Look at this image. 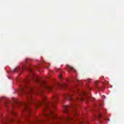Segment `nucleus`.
I'll list each match as a JSON object with an SVG mask.
<instances>
[{"label": "nucleus", "instance_id": "nucleus-1", "mask_svg": "<svg viewBox=\"0 0 124 124\" xmlns=\"http://www.w3.org/2000/svg\"><path fill=\"white\" fill-rule=\"evenodd\" d=\"M26 91L25 95L27 97V102L26 103H20L18 101V99L13 98L12 99L14 104L12 106V108H14L15 106H19V105H22L23 107V110L24 111H29V109L31 108L30 104H35V107L38 108L41 105H44L45 110H51V107L55 108V104L56 102L58 101V96L56 95L55 96L52 97L53 101L51 102L46 100L47 98L46 95L43 94V100L42 102L39 101H31L32 99L31 94H32L33 91H34V88L31 86H26Z\"/></svg>", "mask_w": 124, "mask_h": 124}, {"label": "nucleus", "instance_id": "nucleus-2", "mask_svg": "<svg viewBox=\"0 0 124 124\" xmlns=\"http://www.w3.org/2000/svg\"><path fill=\"white\" fill-rule=\"evenodd\" d=\"M33 81L36 84H38L42 89H45L49 92L52 91V87L48 85L46 82L40 78L39 77H35Z\"/></svg>", "mask_w": 124, "mask_h": 124}, {"label": "nucleus", "instance_id": "nucleus-3", "mask_svg": "<svg viewBox=\"0 0 124 124\" xmlns=\"http://www.w3.org/2000/svg\"><path fill=\"white\" fill-rule=\"evenodd\" d=\"M78 94L81 96V98L77 97L76 99L80 100L81 101H84L87 96V93L84 91H81L80 93H78Z\"/></svg>", "mask_w": 124, "mask_h": 124}, {"label": "nucleus", "instance_id": "nucleus-4", "mask_svg": "<svg viewBox=\"0 0 124 124\" xmlns=\"http://www.w3.org/2000/svg\"><path fill=\"white\" fill-rule=\"evenodd\" d=\"M0 120L2 124H9L10 123H12V122H13V119L10 117H7L5 119H3L2 117H1Z\"/></svg>", "mask_w": 124, "mask_h": 124}, {"label": "nucleus", "instance_id": "nucleus-5", "mask_svg": "<svg viewBox=\"0 0 124 124\" xmlns=\"http://www.w3.org/2000/svg\"><path fill=\"white\" fill-rule=\"evenodd\" d=\"M61 120L63 124H65L66 123H68L69 122H71L73 119L70 116H68L65 117H62Z\"/></svg>", "mask_w": 124, "mask_h": 124}, {"label": "nucleus", "instance_id": "nucleus-6", "mask_svg": "<svg viewBox=\"0 0 124 124\" xmlns=\"http://www.w3.org/2000/svg\"><path fill=\"white\" fill-rule=\"evenodd\" d=\"M73 94H64V97L65 98H68L70 100V101H72V100H73V98H72L73 96Z\"/></svg>", "mask_w": 124, "mask_h": 124}, {"label": "nucleus", "instance_id": "nucleus-7", "mask_svg": "<svg viewBox=\"0 0 124 124\" xmlns=\"http://www.w3.org/2000/svg\"><path fill=\"white\" fill-rule=\"evenodd\" d=\"M59 87H60L61 89H65V88H67V85L64 83H62L59 85Z\"/></svg>", "mask_w": 124, "mask_h": 124}, {"label": "nucleus", "instance_id": "nucleus-8", "mask_svg": "<svg viewBox=\"0 0 124 124\" xmlns=\"http://www.w3.org/2000/svg\"><path fill=\"white\" fill-rule=\"evenodd\" d=\"M69 108V106H64V112L68 113V109Z\"/></svg>", "mask_w": 124, "mask_h": 124}, {"label": "nucleus", "instance_id": "nucleus-9", "mask_svg": "<svg viewBox=\"0 0 124 124\" xmlns=\"http://www.w3.org/2000/svg\"><path fill=\"white\" fill-rule=\"evenodd\" d=\"M20 68L19 66H17L16 68H15L14 70L12 71L13 73H16L18 71L20 70Z\"/></svg>", "mask_w": 124, "mask_h": 124}, {"label": "nucleus", "instance_id": "nucleus-10", "mask_svg": "<svg viewBox=\"0 0 124 124\" xmlns=\"http://www.w3.org/2000/svg\"><path fill=\"white\" fill-rule=\"evenodd\" d=\"M68 68H69V69H70L71 70H73L74 71H75V69H74V68H73V67L71 66L68 65Z\"/></svg>", "mask_w": 124, "mask_h": 124}, {"label": "nucleus", "instance_id": "nucleus-11", "mask_svg": "<svg viewBox=\"0 0 124 124\" xmlns=\"http://www.w3.org/2000/svg\"><path fill=\"white\" fill-rule=\"evenodd\" d=\"M11 113L13 114V115H16V113H15V112L13 111H11Z\"/></svg>", "mask_w": 124, "mask_h": 124}, {"label": "nucleus", "instance_id": "nucleus-12", "mask_svg": "<svg viewBox=\"0 0 124 124\" xmlns=\"http://www.w3.org/2000/svg\"><path fill=\"white\" fill-rule=\"evenodd\" d=\"M74 116H78V113H77V112L76 111H75L74 113Z\"/></svg>", "mask_w": 124, "mask_h": 124}, {"label": "nucleus", "instance_id": "nucleus-13", "mask_svg": "<svg viewBox=\"0 0 124 124\" xmlns=\"http://www.w3.org/2000/svg\"><path fill=\"white\" fill-rule=\"evenodd\" d=\"M25 91V88L23 87L21 89V92L23 93Z\"/></svg>", "mask_w": 124, "mask_h": 124}, {"label": "nucleus", "instance_id": "nucleus-14", "mask_svg": "<svg viewBox=\"0 0 124 124\" xmlns=\"http://www.w3.org/2000/svg\"><path fill=\"white\" fill-rule=\"evenodd\" d=\"M50 115H51V116H53V111L50 110Z\"/></svg>", "mask_w": 124, "mask_h": 124}, {"label": "nucleus", "instance_id": "nucleus-15", "mask_svg": "<svg viewBox=\"0 0 124 124\" xmlns=\"http://www.w3.org/2000/svg\"><path fill=\"white\" fill-rule=\"evenodd\" d=\"M91 80H92V79H90V78H88L86 80V81H88L89 82H90V81H91Z\"/></svg>", "mask_w": 124, "mask_h": 124}, {"label": "nucleus", "instance_id": "nucleus-16", "mask_svg": "<svg viewBox=\"0 0 124 124\" xmlns=\"http://www.w3.org/2000/svg\"><path fill=\"white\" fill-rule=\"evenodd\" d=\"M59 78H60V79H62V75H59Z\"/></svg>", "mask_w": 124, "mask_h": 124}, {"label": "nucleus", "instance_id": "nucleus-17", "mask_svg": "<svg viewBox=\"0 0 124 124\" xmlns=\"http://www.w3.org/2000/svg\"><path fill=\"white\" fill-rule=\"evenodd\" d=\"M72 107H74V108H75L76 107V105H72Z\"/></svg>", "mask_w": 124, "mask_h": 124}, {"label": "nucleus", "instance_id": "nucleus-18", "mask_svg": "<svg viewBox=\"0 0 124 124\" xmlns=\"http://www.w3.org/2000/svg\"><path fill=\"white\" fill-rule=\"evenodd\" d=\"M29 72H32V70L31 69H29Z\"/></svg>", "mask_w": 124, "mask_h": 124}, {"label": "nucleus", "instance_id": "nucleus-19", "mask_svg": "<svg viewBox=\"0 0 124 124\" xmlns=\"http://www.w3.org/2000/svg\"><path fill=\"white\" fill-rule=\"evenodd\" d=\"M102 115L101 114H99V118H101Z\"/></svg>", "mask_w": 124, "mask_h": 124}, {"label": "nucleus", "instance_id": "nucleus-20", "mask_svg": "<svg viewBox=\"0 0 124 124\" xmlns=\"http://www.w3.org/2000/svg\"><path fill=\"white\" fill-rule=\"evenodd\" d=\"M4 105L6 107H7V106H6V103L4 102Z\"/></svg>", "mask_w": 124, "mask_h": 124}, {"label": "nucleus", "instance_id": "nucleus-21", "mask_svg": "<svg viewBox=\"0 0 124 124\" xmlns=\"http://www.w3.org/2000/svg\"><path fill=\"white\" fill-rule=\"evenodd\" d=\"M75 81H79V79H78L76 78V79H75Z\"/></svg>", "mask_w": 124, "mask_h": 124}, {"label": "nucleus", "instance_id": "nucleus-22", "mask_svg": "<svg viewBox=\"0 0 124 124\" xmlns=\"http://www.w3.org/2000/svg\"><path fill=\"white\" fill-rule=\"evenodd\" d=\"M80 124H83V122H81Z\"/></svg>", "mask_w": 124, "mask_h": 124}, {"label": "nucleus", "instance_id": "nucleus-23", "mask_svg": "<svg viewBox=\"0 0 124 124\" xmlns=\"http://www.w3.org/2000/svg\"><path fill=\"white\" fill-rule=\"evenodd\" d=\"M24 69H27V68L26 67H24Z\"/></svg>", "mask_w": 124, "mask_h": 124}, {"label": "nucleus", "instance_id": "nucleus-24", "mask_svg": "<svg viewBox=\"0 0 124 124\" xmlns=\"http://www.w3.org/2000/svg\"><path fill=\"white\" fill-rule=\"evenodd\" d=\"M108 121H109V119H108Z\"/></svg>", "mask_w": 124, "mask_h": 124}]
</instances>
